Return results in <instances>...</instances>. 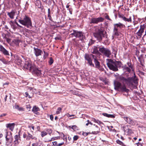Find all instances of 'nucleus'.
<instances>
[{
	"instance_id": "f257e3e1",
	"label": "nucleus",
	"mask_w": 146,
	"mask_h": 146,
	"mask_svg": "<svg viewBox=\"0 0 146 146\" xmlns=\"http://www.w3.org/2000/svg\"><path fill=\"white\" fill-rule=\"evenodd\" d=\"M106 60L108 67L110 70L114 72L118 71V68L121 67L122 65L120 61H117L111 59H107Z\"/></svg>"
},
{
	"instance_id": "f03ea898",
	"label": "nucleus",
	"mask_w": 146,
	"mask_h": 146,
	"mask_svg": "<svg viewBox=\"0 0 146 146\" xmlns=\"http://www.w3.org/2000/svg\"><path fill=\"white\" fill-rule=\"evenodd\" d=\"M104 30L102 27H95L94 32L93 33L94 36L99 41H102V38L105 36Z\"/></svg>"
},
{
	"instance_id": "7ed1b4c3",
	"label": "nucleus",
	"mask_w": 146,
	"mask_h": 146,
	"mask_svg": "<svg viewBox=\"0 0 146 146\" xmlns=\"http://www.w3.org/2000/svg\"><path fill=\"white\" fill-rule=\"evenodd\" d=\"M18 21L20 23L27 28L32 26L31 19L28 15H25L23 19L21 18L19 19Z\"/></svg>"
},
{
	"instance_id": "20e7f679",
	"label": "nucleus",
	"mask_w": 146,
	"mask_h": 146,
	"mask_svg": "<svg viewBox=\"0 0 146 146\" xmlns=\"http://www.w3.org/2000/svg\"><path fill=\"white\" fill-rule=\"evenodd\" d=\"M114 27L113 35L115 37H118L121 36L122 34L118 31V28L120 29L125 27V25L120 23L114 24L113 25Z\"/></svg>"
},
{
	"instance_id": "39448f33",
	"label": "nucleus",
	"mask_w": 146,
	"mask_h": 146,
	"mask_svg": "<svg viewBox=\"0 0 146 146\" xmlns=\"http://www.w3.org/2000/svg\"><path fill=\"white\" fill-rule=\"evenodd\" d=\"M70 32L72 33L70 35V36L71 37H73L74 36L76 38H78L80 40H84L85 38L84 33L81 31H79L75 30H72Z\"/></svg>"
},
{
	"instance_id": "423d86ee",
	"label": "nucleus",
	"mask_w": 146,
	"mask_h": 146,
	"mask_svg": "<svg viewBox=\"0 0 146 146\" xmlns=\"http://www.w3.org/2000/svg\"><path fill=\"white\" fill-rule=\"evenodd\" d=\"M99 51L104 56L109 58L111 54V51L108 48H105L104 46L99 47Z\"/></svg>"
},
{
	"instance_id": "0eeeda50",
	"label": "nucleus",
	"mask_w": 146,
	"mask_h": 146,
	"mask_svg": "<svg viewBox=\"0 0 146 146\" xmlns=\"http://www.w3.org/2000/svg\"><path fill=\"white\" fill-rule=\"evenodd\" d=\"M104 20V19L102 17L98 18H92L90 19L89 23L90 24H97L98 23L103 22Z\"/></svg>"
},
{
	"instance_id": "6e6552de",
	"label": "nucleus",
	"mask_w": 146,
	"mask_h": 146,
	"mask_svg": "<svg viewBox=\"0 0 146 146\" xmlns=\"http://www.w3.org/2000/svg\"><path fill=\"white\" fill-rule=\"evenodd\" d=\"M32 70L31 72L32 74L35 76H40L41 75V70H39L35 66L32 67Z\"/></svg>"
},
{
	"instance_id": "1a4fd4ad",
	"label": "nucleus",
	"mask_w": 146,
	"mask_h": 146,
	"mask_svg": "<svg viewBox=\"0 0 146 146\" xmlns=\"http://www.w3.org/2000/svg\"><path fill=\"white\" fill-rule=\"evenodd\" d=\"M23 137L24 139H25L26 141H29L30 139H36L35 137H34L32 135L30 134L29 132H24L23 133Z\"/></svg>"
},
{
	"instance_id": "9d476101",
	"label": "nucleus",
	"mask_w": 146,
	"mask_h": 146,
	"mask_svg": "<svg viewBox=\"0 0 146 146\" xmlns=\"http://www.w3.org/2000/svg\"><path fill=\"white\" fill-rule=\"evenodd\" d=\"M84 58L85 60L88 61V63L90 66L93 67H94V64L92 63V60L90 55L88 54H85L84 56Z\"/></svg>"
},
{
	"instance_id": "9b49d317",
	"label": "nucleus",
	"mask_w": 146,
	"mask_h": 146,
	"mask_svg": "<svg viewBox=\"0 0 146 146\" xmlns=\"http://www.w3.org/2000/svg\"><path fill=\"white\" fill-rule=\"evenodd\" d=\"M146 27V25L145 24L141 25L140 28L138 31L137 33V35L140 37H141L144 31V30Z\"/></svg>"
},
{
	"instance_id": "f8f14e48",
	"label": "nucleus",
	"mask_w": 146,
	"mask_h": 146,
	"mask_svg": "<svg viewBox=\"0 0 146 146\" xmlns=\"http://www.w3.org/2000/svg\"><path fill=\"white\" fill-rule=\"evenodd\" d=\"M116 90L121 91L123 92H128L129 91V90L126 88V87L125 85L124 84H121V86H119V87L118 88V89H117Z\"/></svg>"
},
{
	"instance_id": "ddd939ff",
	"label": "nucleus",
	"mask_w": 146,
	"mask_h": 146,
	"mask_svg": "<svg viewBox=\"0 0 146 146\" xmlns=\"http://www.w3.org/2000/svg\"><path fill=\"white\" fill-rule=\"evenodd\" d=\"M33 49L34 53L36 57L41 55L43 53L42 51L38 48L34 47Z\"/></svg>"
},
{
	"instance_id": "4468645a",
	"label": "nucleus",
	"mask_w": 146,
	"mask_h": 146,
	"mask_svg": "<svg viewBox=\"0 0 146 146\" xmlns=\"http://www.w3.org/2000/svg\"><path fill=\"white\" fill-rule=\"evenodd\" d=\"M133 79V78H126L122 76H120L119 77V79L120 81H122L123 83L125 82L126 83L130 82Z\"/></svg>"
},
{
	"instance_id": "2eb2a0df",
	"label": "nucleus",
	"mask_w": 146,
	"mask_h": 146,
	"mask_svg": "<svg viewBox=\"0 0 146 146\" xmlns=\"http://www.w3.org/2000/svg\"><path fill=\"white\" fill-rule=\"evenodd\" d=\"M0 51L5 55H9L8 51L6 50L1 45H0Z\"/></svg>"
},
{
	"instance_id": "dca6fc26",
	"label": "nucleus",
	"mask_w": 146,
	"mask_h": 146,
	"mask_svg": "<svg viewBox=\"0 0 146 146\" xmlns=\"http://www.w3.org/2000/svg\"><path fill=\"white\" fill-rule=\"evenodd\" d=\"M118 17L122 19L125 22L131 23L132 21L131 18V17H130L129 18H126L123 15H119Z\"/></svg>"
},
{
	"instance_id": "f3484780",
	"label": "nucleus",
	"mask_w": 146,
	"mask_h": 146,
	"mask_svg": "<svg viewBox=\"0 0 146 146\" xmlns=\"http://www.w3.org/2000/svg\"><path fill=\"white\" fill-rule=\"evenodd\" d=\"M94 62L95 64V67L99 70H100V63L97 60L96 57H95V58H94Z\"/></svg>"
},
{
	"instance_id": "a211bd4d",
	"label": "nucleus",
	"mask_w": 146,
	"mask_h": 146,
	"mask_svg": "<svg viewBox=\"0 0 146 146\" xmlns=\"http://www.w3.org/2000/svg\"><path fill=\"white\" fill-rule=\"evenodd\" d=\"M16 12L15 11L13 10L10 12H7V15L11 19H13L14 18V17L15 16Z\"/></svg>"
},
{
	"instance_id": "6ab92c4d",
	"label": "nucleus",
	"mask_w": 146,
	"mask_h": 146,
	"mask_svg": "<svg viewBox=\"0 0 146 146\" xmlns=\"http://www.w3.org/2000/svg\"><path fill=\"white\" fill-rule=\"evenodd\" d=\"M15 124L14 123H9L6 124V127L7 128H8L11 131H13L14 129Z\"/></svg>"
},
{
	"instance_id": "aec40b11",
	"label": "nucleus",
	"mask_w": 146,
	"mask_h": 146,
	"mask_svg": "<svg viewBox=\"0 0 146 146\" xmlns=\"http://www.w3.org/2000/svg\"><path fill=\"white\" fill-rule=\"evenodd\" d=\"M19 137V135H16L14 136V138L15 139V140L13 142V144L15 146H17L19 144L18 139Z\"/></svg>"
},
{
	"instance_id": "412c9836",
	"label": "nucleus",
	"mask_w": 146,
	"mask_h": 146,
	"mask_svg": "<svg viewBox=\"0 0 146 146\" xmlns=\"http://www.w3.org/2000/svg\"><path fill=\"white\" fill-rule=\"evenodd\" d=\"M33 66H32L30 63L28 62H26L25 64L24 67L26 69H29V70L31 71L32 70V67Z\"/></svg>"
},
{
	"instance_id": "4be33fe9",
	"label": "nucleus",
	"mask_w": 146,
	"mask_h": 146,
	"mask_svg": "<svg viewBox=\"0 0 146 146\" xmlns=\"http://www.w3.org/2000/svg\"><path fill=\"white\" fill-rule=\"evenodd\" d=\"M93 128L95 131H92L91 133L96 135L99 133L100 129L97 125H95V127H94Z\"/></svg>"
},
{
	"instance_id": "5701e85b",
	"label": "nucleus",
	"mask_w": 146,
	"mask_h": 146,
	"mask_svg": "<svg viewBox=\"0 0 146 146\" xmlns=\"http://www.w3.org/2000/svg\"><path fill=\"white\" fill-rule=\"evenodd\" d=\"M121 84L118 81H115L114 82V89L116 90L119 87V86H121Z\"/></svg>"
},
{
	"instance_id": "b1692460",
	"label": "nucleus",
	"mask_w": 146,
	"mask_h": 146,
	"mask_svg": "<svg viewBox=\"0 0 146 146\" xmlns=\"http://www.w3.org/2000/svg\"><path fill=\"white\" fill-rule=\"evenodd\" d=\"M123 129L124 131L126 132L127 134H129L131 133V129L128 128V127L127 126L123 127Z\"/></svg>"
},
{
	"instance_id": "393cba45",
	"label": "nucleus",
	"mask_w": 146,
	"mask_h": 146,
	"mask_svg": "<svg viewBox=\"0 0 146 146\" xmlns=\"http://www.w3.org/2000/svg\"><path fill=\"white\" fill-rule=\"evenodd\" d=\"M91 52L93 54H98L99 52L98 49V47L96 46H94L91 50Z\"/></svg>"
},
{
	"instance_id": "a878e982",
	"label": "nucleus",
	"mask_w": 146,
	"mask_h": 146,
	"mask_svg": "<svg viewBox=\"0 0 146 146\" xmlns=\"http://www.w3.org/2000/svg\"><path fill=\"white\" fill-rule=\"evenodd\" d=\"M124 118L125 121L127 123L130 124L132 123L133 121L132 119L129 117H124Z\"/></svg>"
},
{
	"instance_id": "bb28decb",
	"label": "nucleus",
	"mask_w": 146,
	"mask_h": 146,
	"mask_svg": "<svg viewBox=\"0 0 146 146\" xmlns=\"http://www.w3.org/2000/svg\"><path fill=\"white\" fill-rule=\"evenodd\" d=\"M8 133L7 132H6V135L5 137L6 140H13V138L12 136L8 134Z\"/></svg>"
},
{
	"instance_id": "cd10ccee",
	"label": "nucleus",
	"mask_w": 146,
	"mask_h": 146,
	"mask_svg": "<svg viewBox=\"0 0 146 146\" xmlns=\"http://www.w3.org/2000/svg\"><path fill=\"white\" fill-rule=\"evenodd\" d=\"M102 115L105 116L106 117H110L111 118H114L115 117V116L113 115H111L110 114H108L106 113H102Z\"/></svg>"
},
{
	"instance_id": "c85d7f7f",
	"label": "nucleus",
	"mask_w": 146,
	"mask_h": 146,
	"mask_svg": "<svg viewBox=\"0 0 146 146\" xmlns=\"http://www.w3.org/2000/svg\"><path fill=\"white\" fill-rule=\"evenodd\" d=\"M15 108L18 110L19 111H24V109L22 107H20L19 106L15 105Z\"/></svg>"
},
{
	"instance_id": "c756f323",
	"label": "nucleus",
	"mask_w": 146,
	"mask_h": 146,
	"mask_svg": "<svg viewBox=\"0 0 146 146\" xmlns=\"http://www.w3.org/2000/svg\"><path fill=\"white\" fill-rule=\"evenodd\" d=\"M6 146H12L13 140H6Z\"/></svg>"
},
{
	"instance_id": "7c9ffc66",
	"label": "nucleus",
	"mask_w": 146,
	"mask_h": 146,
	"mask_svg": "<svg viewBox=\"0 0 146 146\" xmlns=\"http://www.w3.org/2000/svg\"><path fill=\"white\" fill-rule=\"evenodd\" d=\"M32 110L34 113L36 114V112L39 110V108L36 106H35L33 107Z\"/></svg>"
},
{
	"instance_id": "2f4dec72",
	"label": "nucleus",
	"mask_w": 146,
	"mask_h": 146,
	"mask_svg": "<svg viewBox=\"0 0 146 146\" xmlns=\"http://www.w3.org/2000/svg\"><path fill=\"white\" fill-rule=\"evenodd\" d=\"M9 24L11 26V27L14 29H15L16 28L15 25L14 24L13 22L11 21L9 22Z\"/></svg>"
},
{
	"instance_id": "473e14b6",
	"label": "nucleus",
	"mask_w": 146,
	"mask_h": 146,
	"mask_svg": "<svg viewBox=\"0 0 146 146\" xmlns=\"http://www.w3.org/2000/svg\"><path fill=\"white\" fill-rule=\"evenodd\" d=\"M48 17L50 21H52V17L50 15V8L48 9Z\"/></svg>"
},
{
	"instance_id": "72a5a7b5",
	"label": "nucleus",
	"mask_w": 146,
	"mask_h": 146,
	"mask_svg": "<svg viewBox=\"0 0 146 146\" xmlns=\"http://www.w3.org/2000/svg\"><path fill=\"white\" fill-rule=\"evenodd\" d=\"M124 69L126 70V71L128 72H131V69L130 68L126 66H124L123 67Z\"/></svg>"
},
{
	"instance_id": "f704fd0d",
	"label": "nucleus",
	"mask_w": 146,
	"mask_h": 146,
	"mask_svg": "<svg viewBox=\"0 0 146 146\" xmlns=\"http://www.w3.org/2000/svg\"><path fill=\"white\" fill-rule=\"evenodd\" d=\"M116 142L117 143L119 144L120 145H121L122 146H125V145L122 142L118 139L117 140Z\"/></svg>"
},
{
	"instance_id": "c9c22d12",
	"label": "nucleus",
	"mask_w": 146,
	"mask_h": 146,
	"mask_svg": "<svg viewBox=\"0 0 146 146\" xmlns=\"http://www.w3.org/2000/svg\"><path fill=\"white\" fill-rule=\"evenodd\" d=\"M69 127L72 129L74 130L77 129V127L76 125L70 126H69Z\"/></svg>"
},
{
	"instance_id": "e433bc0d",
	"label": "nucleus",
	"mask_w": 146,
	"mask_h": 146,
	"mask_svg": "<svg viewBox=\"0 0 146 146\" xmlns=\"http://www.w3.org/2000/svg\"><path fill=\"white\" fill-rule=\"evenodd\" d=\"M62 108L60 107H59L57 108V110L56 111V114H58L60 113L61 111Z\"/></svg>"
},
{
	"instance_id": "4c0bfd02",
	"label": "nucleus",
	"mask_w": 146,
	"mask_h": 146,
	"mask_svg": "<svg viewBox=\"0 0 146 146\" xmlns=\"http://www.w3.org/2000/svg\"><path fill=\"white\" fill-rule=\"evenodd\" d=\"M46 131L50 135L51 133H52V130L50 129H47Z\"/></svg>"
},
{
	"instance_id": "58836bf2",
	"label": "nucleus",
	"mask_w": 146,
	"mask_h": 146,
	"mask_svg": "<svg viewBox=\"0 0 146 146\" xmlns=\"http://www.w3.org/2000/svg\"><path fill=\"white\" fill-rule=\"evenodd\" d=\"M127 64L129 67L131 68V69L132 70H133V66L131 64V63L130 62H128L127 63Z\"/></svg>"
},
{
	"instance_id": "ea45409f",
	"label": "nucleus",
	"mask_w": 146,
	"mask_h": 146,
	"mask_svg": "<svg viewBox=\"0 0 146 146\" xmlns=\"http://www.w3.org/2000/svg\"><path fill=\"white\" fill-rule=\"evenodd\" d=\"M13 42L16 45H18L19 44L20 41L18 39H15Z\"/></svg>"
},
{
	"instance_id": "a19ab883",
	"label": "nucleus",
	"mask_w": 146,
	"mask_h": 146,
	"mask_svg": "<svg viewBox=\"0 0 146 146\" xmlns=\"http://www.w3.org/2000/svg\"><path fill=\"white\" fill-rule=\"evenodd\" d=\"M53 63V60L52 57H50L49 58V64L51 65Z\"/></svg>"
},
{
	"instance_id": "79ce46f5",
	"label": "nucleus",
	"mask_w": 146,
	"mask_h": 146,
	"mask_svg": "<svg viewBox=\"0 0 146 146\" xmlns=\"http://www.w3.org/2000/svg\"><path fill=\"white\" fill-rule=\"evenodd\" d=\"M47 133L46 132L44 131H42L41 132V136L42 137H43L44 136H45L46 135H47Z\"/></svg>"
},
{
	"instance_id": "37998d69",
	"label": "nucleus",
	"mask_w": 146,
	"mask_h": 146,
	"mask_svg": "<svg viewBox=\"0 0 146 146\" xmlns=\"http://www.w3.org/2000/svg\"><path fill=\"white\" fill-rule=\"evenodd\" d=\"M25 96L26 97H28V98H31V97L29 95V94L27 92H25Z\"/></svg>"
},
{
	"instance_id": "c03bdc74",
	"label": "nucleus",
	"mask_w": 146,
	"mask_h": 146,
	"mask_svg": "<svg viewBox=\"0 0 146 146\" xmlns=\"http://www.w3.org/2000/svg\"><path fill=\"white\" fill-rule=\"evenodd\" d=\"M91 133L90 132H88V133H86V132H84L83 133V135H84V136H86L88 135V134H91Z\"/></svg>"
},
{
	"instance_id": "a18cd8bd",
	"label": "nucleus",
	"mask_w": 146,
	"mask_h": 146,
	"mask_svg": "<svg viewBox=\"0 0 146 146\" xmlns=\"http://www.w3.org/2000/svg\"><path fill=\"white\" fill-rule=\"evenodd\" d=\"M99 125H101L102 124H103V123L101 121H100L98 119H97V121L96 122Z\"/></svg>"
},
{
	"instance_id": "49530a36",
	"label": "nucleus",
	"mask_w": 146,
	"mask_h": 146,
	"mask_svg": "<svg viewBox=\"0 0 146 146\" xmlns=\"http://www.w3.org/2000/svg\"><path fill=\"white\" fill-rule=\"evenodd\" d=\"M78 138V137L77 135H75L73 137V139L74 141L77 140Z\"/></svg>"
},
{
	"instance_id": "de8ad7c7",
	"label": "nucleus",
	"mask_w": 146,
	"mask_h": 146,
	"mask_svg": "<svg viewBox=\"0 0 146 146\" xmlns=\"http://www.w3.org/2000/svg\"><path fill=\"white\" fill-rule=\"evenodd\" d=\"M55 40H60L61 39V37L60 36H57L54 38Z\"/></svg>"
},
{
	"instance_id": "09e8293b",
	"label": "nucleus",
	"mask_w": 146,
	"mask_h": 146,
	"mask_svg": "<svg viewBox=\"0 0 146 146\" xmlns=\"http://www.w3.org/2000/svg\"><path fill=\"white\" fill-rule=\"evenodd\" d=\"M105 17L106 19L108 20H110V21H111V20L110 19V18L109 17L108 15H107L106 16H105Z\"/></svg>"
},
{
	"instance_id": "8fccbe9b",
	"label": "nucleus",
	"mask_w": 146,
	"mask_h": 146,
	"mask_svg": "<svg viewBox=\"0 0 146 146\" xmlns=\"http://www.w3.org/2000/svg\"><path fill=\"white\" fill-rule=\"evenodd\" d=\"M15 21V23L19 27H20L21 28H23V27L22 26L20 25L19 24L16 22V21Z\"/></svg>"
},
{
	"instance_id": "3c124183",
	"label": "nucleus",
	"mask_w": 146,
	"mask_h": 146,
	"mask_svg": "<svg viewBox=\"0 0 146 146\" xmlns=\"http://www.w3.org/2000/svg\"><path fill=\"white\" fill-rule=\"evenodd\" d=\"M50 119L52 120V121L53 119V115H50Z\"/></svg>"
},
{
	"instance_id": "603ef678",
	"label": "nucleus",
	"mask_w": 146,
	"mask_h": 146,
	"mask_svg": "<svg viewBox=\"0 0 146 146\" xmlns=\"http://www.w3.org/2000/svg\"><path fill=\"white\" fill-rule=\"evenodd\" d=\"M141 20H142V21L143 22H145V21L146 20V17H145L144 18H143Z\"/></svg>"
},
{
	"instance_id": "864d4df0",
	"label": "nucleus",
	"mask_w": 146,
	"mask_h": 146,
	"mask_svg": "<svg viewBox=\"0 0 146 146\" xmlns=\"http://www.w3.org/2000/svg\"><path fill=\"white\" fill-rule=\"evenodd\" d=\"M64 144V143L62 142V143H59L58 145H57L58 146H61Z\"/></svg>"
},
{
	"instance_id": "5fc2aeb1",
	"label": "nucleus",
	"mask_w": 146,
	"mask_h": 146,
	"mask_svg": "<svg viewBox=\"0 0 146 146\" xmlns=\"http://www.w3.org/2000/svg\"><path fill=\"white\" fill-rule=\"evenodd\" d=\"M137 144V146H142V144L139 142H138Z\"/></svg>"
},
{
	"instance_id": "6e6d98bb",
	"label": "nucleus",
	"mask_w": 146,
	"mask_h": 146,
	"mask_svg": "<svg viewBox=\"0 0 146 146\" xmlns=\"http://www.w3.org/2000/svg\"><path fill=\"white\" fill-rule=\"evenodd\" d=\"M74 115H70L69 114H67V116L68 117H70L72 116H74Z\"/></svg>"
},
{
	"instance_id": "4d7b16f0",
	"label": "nucleus",
	"mask_w": 146,
	"mask_h": 146,
	"mask_svg": "<svg viewBox=\"0 0 146 146\" xmlns=\"http://www.w3.org/2000/svg\"><path fill=\"white\" fill-rule=\"evenodd\" d=\"M97 119H95L94 118H92V121H93L94 122L96 123L97 121Z\"/></svg>"
},
{
	"instance_id": "13d9d810",
	"label": "nucleus",
	"mask_w": 146,
	"mask_h": 146,
	"mask_svg": "<svg viewBox=\"0 0 146 146\" xmlns=\"http://www.w3.org/2000/svg\"><path fill=\"white\" fill-rule=\"evenodd\" d=\"M32 146H37L38 145L37 143H33L32 145Z\"/></svg>"
},
{
	"instance_id": "bf43d9fd",
	"label": "nucleus",
	"mask_w": 146,
	"mask_h": 146,
	"mask_svg": "<svg viewBox=\"0 0 146 146\" xmlns=\"http://www.w3.org/2000/svg\"><path fill=\"white\" fill-rule=\"evenodd\" d=\"M6 115H7V114H6V113H3V114H2L1 115H0V117H2L3 116H5Z\"/></svg>"
},
{
	"instance_id": "052dcab7",
	"label": "nucleus",
	"mask_w": 146,
	"mask_h": 146,
	"mask_svg": "<svg viewBox=\"0 0 146 146\" xmlns=\"http://www.w3.org/2000/svg\"><path fill=\"white\" fill-rule=\"evenodd\" d=\"M90 55L91 58V57H92V58H93L94 59V58H94L95 56L94 55L92 54H90Z\"/></svg>"
},
{
	"instance_id": "680f3d73",
	"label": "nucleus",
	"mask_w": 146,
	"mask_h": 146,
	"mask_svg": "<svg viewBox=\"0 0 146 146\" xmlns=\"http://www.w3.org/2000/svg\"><path fill=\"white\" fill-rule=\"evenodd\" d=\"M138 59H139V61L140 62L141 65L142 66H143V65L142 64V63L141 61V60L140 58H138Z\"/></svg>"
},
{
	"instance_id": "e2e57ef3",
	"label": "nucleus",
	"mask_w": 146,
	"mask_h": 146,
	"mask_svg": "<svg viewBox=\"0 0 146 146\" xmlns=\"http://www.w3.org/2000/svg\"><path fill=\"white\" fill-rule=\"evenodd\" d=\"M6 40L8 43H9L10 41V39L9 38H7L6 39Z\"/></svg>"
},
{
	"instance_id": "0e129e2a",
	"label": "nucleus",
	"mask_w": 146,
	"mask_h": 146,
	"mask_svg": "<svg viewBox=\"0 0 146 146\" xmlns=\"http://www.w3.org/2000/svg\"><path fill=\"white\" fill-rule=\"evenodd\" d=\"M68 9L69 10L70 13L71 14H72V11L70 9Z\"/></svg>"
},
{
	"instance_id": "69168bd1",
	"label": "nucleus",
	"mask_w": 146,
	"mask_h": 146,
	"mask_svg": "<svg viewBox=\"0 0 146 146\" xmlns=\"http://www.w3.org/2000/svg\"><path fill=\"white\" fill-rule=\"evenodd\" d=\"M7 96L6 95V96L5 98V102H6V101H7Z\"/></svg>"
},
{
	"instance_id": "338daca9",
	"label": "nucleus",
	"mask_w": 146,
	"mask_h": 146,
	"mask_svg": "<svg viewBox=\"0 0 146 146\" xmlns=\"http://www.w3.org/2000/svg\"><path fill=\"white\" fill-rule=\"evenodd\" d=\"M45 3H47V1L48 0H42Z\"/></svg>"
},
{
	"instance_id": "774afa93",
	"label": "nucleus",
	"mask_w": 146,
	"mask_h": 146,
	"mask_svg": "<svg viewBox=\"0 0 146 146\" xmlns=\"http://www.w3.org/2000/svg\"><path fill=\"white\" fill-rule=\"evenodd\" d=\"M56 144H57V142L56 141L54 142L53 145H55Z\"/></svg>"
}]
</instances>
